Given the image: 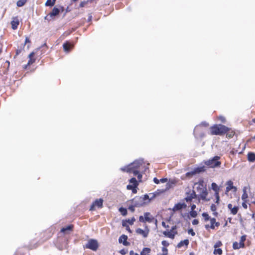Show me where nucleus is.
Wrapping results in <instances>:
<instances>
[{"instance_id": "4c0bfd02", "label": "nucleus", "mask_w": 255, "mask_h": 255, "mask_svg": "<svg viewBox=\"0 0 255 255\" xmlns=\"http://www.w3.org/2000/svg\"><path fill=\"white\" fill-rule=\"evenodd\" d=\"M190 216L193 218H195L197 216V213L194 210H191L190 212Z\"/></svg>"}, {"instance_id": "a878e982", "label": "nucleus", "mask_w": 255, "mask_h": 255, "mask_svg": "<svg viewBox=\"0 0 255 255\" xmlns=\"http://www.w3.org/2000/svg\"><path fill=\"white\" fill-rule=\"evenodd\" d=\"M129 183H130L131 185H132L135 187H137V186L138 185V183L137 180L134 177H133L130 179Z\"/></svg>"}, {"instance_id": "e433bc0d", "label": "nucleus", "mask_w": 255, "mask_h": 255, "mask_svg": "<svg viewBox=\"0 0 255 255\" xmlns=\"http://www.w3.org/2000/svg\"><path fill=\"white\" fill-rule=\"evenodd\" d=\"M248 194L247 193L246 190L244 189V193L243 194V195L242 196V199L243 200L245 201V200L248 198Z\"/></svg>"}, {"instance_id": "603ef678", "label": "nucleus", "mask_w": 255, "mask_h": 255, "mask_svg": "<svg viewBox=\"0 0 255 255\" xmlns=\"http://www.w3.org/2000/svg\"><path fill=\"white\" fill-rule=\"evenodd\" d=\"M120 253L123 255H126L127 253V250H125L124 249L123 250H122L120 251Z\"/></svg>"}, {"instance_id": "1a4fd4ad", "label": "nucleus", "mask_w": 255, "mask_h": 255, "mask_svg": "<svg viewBox=\"0 0 255 255\" xmlns=\"http://www.w3.org/2000/svg\"><path fill=\"white\" fill-rule=\"evenodd\" d=\"M137 234L141 235L143 238H146L149 234V230L147 226H145V230H143L140 228H138L135 231Z\"/></svg>"}, {"instance_id": "79ce46f5", "label": "nucleus", "mask_w": 255, "mask_h": 255, "mask_svg": "<svg viewBox=\"0 0 255 255\" xmlns=\"http://www.w3.org/2000/svg\"><path fill=\"white\" fill-rule=\"evenodd\" d=\"M123 226L124 227H126L127 230H128L129 233H131V230H130V229L129 227L128 226H127V225H126V223L125 222H123Z\"/></svg>"}, {"instance_id": "412c9836", "label": "nucleus", "mask_w": 255, "mask_h": 255, "mask_svg": "<svg viewBox=\"0 0 255 255\" xmlns=\"http://www.w3.org/2000/svg\"><path fill=\"white\" fill-rule=\"evenodd\" d=\"M19 20L17 18H14L11 22V27L13 29H16L19 25Z\"/></svg>"}, {"instance_id": "c756f323", "label": "nucleus", "mask_w": 255, "mask_h": 255, "mask_svg": "<svg viewBox=\"0 0 255 255\" xmlns=\"http://www.w3.org/2000/svg\"><path fill=\"white\" fill-rule=\"evenodd\" d=\"M73 228V226L69 225L67 226L66 228H63L61 229V232L63 233H65L67 231H71Z\"/></svg>"}, {"instance_id": "69168bd1", "label": "nucleus", "mask_w": 255, "mask_h": 255, "mask_svg": "<svg viewBox=\"0 0 255 255\" xmlns=\"http://www.w3.org/2000/svg\"><path fill=\"white\" fill-rule=\"evenodd\" d=\"M162 225L164 227H165V228H168V226H166V224H165V223L164 222H162Z\"/></svg>"}, {"instance_id": "0eeeda50", "label": "nucleus", "mask_w": 255, "mask_h": 255, "mask_svg": "<svg viewBox=\"0 0 255 255\" xmlns=\"http://www.w3.org/2000/svg\"><path fill=\"white\" fill-rule=\"evenodd\" d=\"M201 126H204V127H208L209 126V124L206 122H203L201 124ZM201 130V134L199 135L201 137H203L204 136L205 134L203 132L202 128H200V126H197L195 129H194V134L196 136H198V132Z\"/></svg>"}, {"instance_id": "de8ad7c7", "label": "nucleus", "mask_w": 255, "mask_h": 255, "mask_svg": "<svg viewBox=\"0 0 255 255\" xmlns=\"http://www.w3.org/2000/svg\"><path fill=\"white\" fill-rule=\"evenodd\" d=\"M136 175L137 176V179L139 181V182H141V179H142V174L141 173H138L137 174H136Z\"/></svg>"}, {"instance_id": "dca6fc26", "label": "nucleus", "mask_w": 255, "mask_h": 255, "mask_svg": "<svg viewBox=\"0 0 255 255\" xmlns=\"http://www.w3.org/2000/svg\"><path fill=\"white\" fill-rule=\"evenodd\" d=\"M163 234L165 236H167L171 239H174L175 235L177 234V232L173 231L172 230L166 231H164Z\"/></svg>"}, {"instance_id": "aec40b11", "label": "nucleus", "mask_w": 255, "mask_h": 255, "mask_svg": "<svg viewBox=\"0 0 255 255\" xmlns=\"http://www.w3.org/2000/svg\"><path fill=\"white\" fill-rule=\"evenodd\" d=\"M144 217L146 222L151 223L153 220V217L151 216L149 212H146L144 214Z\"/></svg>"}, {"instance_id": "774afa93", "label": "nucleus", "mask_w": 255, "mask_h": 255, "mask_svg": "<svg viewBox=\"0 0 255 255\" xmlns=\"http://www.w3.org/2000/svg\"><path fill=\"white\" fill-rule=\"evenodd\" d=\"M144 197H145V199L148 198V196L147 195H144Z\"/></svg>"}, {"instance_id": "39448f33", "label": "nucleus", "mask_w": 255, "mask_h": 255, "mask_svg": "<svg viewBox=\"0 0 255 255\" xmlns=\"http://www.w3.org/2000/svg\"><path fill=\"white\" fill-rule=\"evenodd\" d=\"M85 247L87 249L96 251L98 248L99 245L96 240L90 239L87 242Z\"/></svg>"}, {"instance_id": "8fccbe9b", "label": "nucleus", "mask_w": 255, "mask_h": 255, "mask_svg": "<svg viewBox=\"0 0 255 255\" xmlns=\"http://www.w3.org/2000/svg\"><path fill=\"white\" fill-rule=\"evenodd\" d=\"M162 245L164 247H167L169 245V243L166 241H163L162 242Z\"/></svg>"}, {"instance_id": "bb28decb", "label": "nucleus", "mask_w": 255, "mask_h": 255, "mask_svg": "<svg viewBox=\"0 0 255 255\" xmlns=\"http://www.w3.org/2000/svg\"><path fill=\"white\" fill-rule=\"evenodd\" d=\"M151 250L148 248H144L143 249L142 252L140 253V255H146V254H148L150 252Z\"/></svg>"}, {"instance_id": "2eb2a0df", "label": "nucleus", "mask_w": 255, "mask_h": 255, "mask_svg": "<svg viewBox=\"0 0 255 255\" xmlns=\"http://www.w3.org/2000/svg\"><path fill=\"white\" fill-rule=\"evenodd\" d=\"M34 55H35V53L34 52H32L31 53H30V54L28 56V58H29L28 62L27 65H25V66H24L25 69H26L28 66L30 65L31 64H32V63H33L35 62V59L34 58Z\"/></svg>"}, {"instance_id": "f704fd0d", "label": "nucleus", "mask_w": 255, "mask_h": 255, "mask_svg": "<svg viewBox=\"0 0 255 255\" xmlns=\"http://www.w3.org/2000/svg\"><path fill=\"white\" fill-rule=\"evenodd\" d=\"M222 250L221 249L215 248V250L214 251V255H222Z\"/></svg>"}, {"instance_id": "3c124183", "label": "nucleus", "mask_w": 255, "mask_h": 255, "mask_svg": "<svg viewBox=\"0 0 255 255\" xmlns=\"http://www.w3.org/2000/svg\"><path fill=\"white\" fill-rule=\"evenodd\" d=\"M134 187H135L134 186L131 184H129L127 186V188L128 190H132Z\"/></svg>"}, {"instance_id": "b1692460", "label": "nucleus", "mask_w": 255, "mask_h": 255, "mask_svg": "<svg viewBox=\"0 0 255 255\" xmlns=\"http://www.w3.org/2000/svg\"><path fill=\"white\" fill-rule=\"evenodd\" d=\"M189 244V241L188 240H184V241H181L177 245V247L178 248H180L182 247H183L184 245H185L187 246Z\"/></svg>"}, {"instance_id": "338daca9", "label": "nucleus", "mask_w": 255, "mask_h": 255, "mask_svg": "<svg viewBox=\"0 0 255 255\" xmlns=\"http://www.w3.org/2000/svg\"><path fill=\"white\" fill-rule=\"evenodd\" d=\"M176 229V226H174L172 227V229L170 230H172L173 231H175L174 230Z\"/></svg>"}, {"instance_id": "f8f14e48", "label": "nucleus", "mask_w": 255, "mask_h": 255, "mask_svg": "<svg viewBox=\"0 0 255 255\" xmlns=\"http://www.w3.org/2000/svg\"><path fill=\"white\" fill-rule=\"evenodd\" d=\"M205 171L204 167H200L195 168L193 171L191 172H187L186 173L187 176H193L195 175L197 173H199L201 172Z\"/></svg>"}, {"instance_id": "9b49d317", "label": "nucleus", "mask_w": 255, "mask_h": 255, "mask_svg": "<svg viewBox=\"0 0 255 255\" xmlns=\"http://www.w3.org/2000/svg\"><path fill=\"white\" fill-rule=\"evenodd\" d=\"M227 187L226 188L225 193L227 194L228 192L233 189L234 192H236L237 190V188L236 187L233 185V182L231 180H229L226 183Z\"/></svg>"}, {"instance_id": "37998d69", "label": "nucleus", "mask_w": 255, "mask_h": 255, "mask_svg": "<svg viewBox=\"0 0 255 255\" xmlns=\"http://www.w3.org/2000/svg\"><path fill=\"white\" fill-rule=\"evenodd\" d=\"M218 119H219L221 122H222V123H225V122H226V119H225V117H223V116H219V117H218Z\"/></svg>"}, {"instance_id": "e2e57ef3", "label": "nucleus", "mask_w": 255, "mask_h": 255, "mask_svg": "<svg viewBox=\"0 0 255 255\" xmlns=\"http://www.w3.org/2000/svg\"><path fill=\"white\" fill-rule=\"evenodd\" d=\"M136 188L137 187H134L131 190H132V192L133 193H136L137 192V190H136Z\"/></svg>"}, {"instance_id": "7ed1b4c3", "label": "nucleus", "mask_w": 255, "mask_h": 255, "mask_svg": "<svg viewBox=\"0 0 255 255\" xmlns=\"http://www.w3.org/2000/svg\"><path fill=\"white\" fill-rule=\"evenodd\" d=\"M229 128L222 125H215L210 128L212 135H223L226 133Z\"/></svg>"}, {"instance_id": "7c9ffc66", "label": "nucleus", "mask_w": 255, "mask_h": 255, "mask_svg": "<svg viewBox=\"0 0 255 255\" xmlns=\"http://www.w3.org/2000/svg\"><path fill=\"white\" fill-rule=\"evenodd\" d=\"M211 210L214 212L213 214L214 216H217L218 213L216 212L217 210V207L215 204H212L211 206Z\"/></svg>"}, {"instance_id": "ddd939ff", "label": "nucleus", "mask_w": 255, "mask_h": 255, "mask_svg": "<svg viewBox=\"0 0 255 255\" xmlns=\"http://www.w3.org/2000/svg\"><path fill=\"white\" fill-rule=\"evenodd\" d=\"M103 200L102 199H97L91 205L90 210H94L95 207L102 208L103 207Z\"/></svg>"}, {"instance_id": "6e6d98bb", "label": "nucleus", "mask_w": 255, "mask_h": 255, "mask_svg": "<svg viewBox=\"0 0 255 255\" xmlns=\"http://www.w3.org/2000/svg\"><path fill=\"white\" fill-rule=\"evenodd\" d=\"M199 223V221L197 219H194L193 221H192V224L193 225H197Z\"/></svg>"}, {"instance_id": "423d86ee", "label": "nucleus", "mask_w": 255, "mask_h": 255, "mask_svg": "<svg viewBox=\"0 0 255 255\" xmlns=\"http://www.w3.org/2000/svg\"><path fill=\"white\" fill-rule=\"evenodd\" d=\"M197 195L194 190H190L189 192H186V197L185 200L187 203H191L193 199H196Z\"/></svg>"}, {"instance_id": "680f3d73", "label": "nucleus", "mask_w": 255, "mask_h": 255, "mask_svg": "<svg viewBox=\"0 0 255 255\" xmlns=\"http://www.w3.org/2000/svg\"><path fill=\"white\" fill-rule=\"evenodd\" d=\"M242 206L245 209H247L248 208L247 204L245 202L243 203Z\"/></svg>"}, {"instance_id": "a18cd8bd", "label": "nucleus", "mask_w": 255, "mask_h": 255, "mask_svg": "<svg viewBox=\"0 0 255 255\" xmlns=\"http://www.w3.org/2000/svg\"><path fill=\"white\" fill-rule=\"evenodd\" d=\"M222 245V243L220 241H219L216 243L214 245V248H217Z\"/></svg>"}, {"instance_id": "c9c22d12", "label": "nucleus", "mask_w": 255, "mask_h": 255, "mask_svg": "<svg viewBox=\"0 0 255 255\" xmlns=\"http://www.w3.org/2000/svg\"><path fill=\"white\" fill-rule=\"evenodd\" d=\"M202 216L204 217L205 221H208L210 220L211 218L209 217V215L207 213H203L202 214Z\"/></svg>"}, {"instance_id": "9d476101", "label": "nucleus", "mask_w": 255, "mask_h": 255, "mask_svg": "<svg viewBox=\"0 0 255 255\" xmlns=\"http://www.w3.org/2000/svg\"><path fill=\"white\" fill-rule=\"evenodd\" d=\"M210 225H206L205 228L208 230L209 228L212 229H215V227H219L220 226V223L216 221L215 218H211L210 219Z\"/></svg>"}, {"instance_id": "5701e85b", "label": "nucleus", "mask_w": 255, "mask_h": 255, "mask_svg": "<svg viewBox=\"0 0 255 255\" xmlns=\"http://www.w3.org/2000/svg\"><path fill=\"white\" fill-rule=\"evenodd\" d=\"M211 188L215 193H219L220 188L215 183H212L211 184Z\"/></svg>"}, {"instance_id": "09e8293b", "label": "nucleus", "mask_w": 255, "mask_h": 255, "mask_svg": "<svg viewBox=\"0 0 255 255\" xmlns=\"http://www.w3.org/2000/svg\"><path fill=\"white\" fill-rule=\"evenodd\" d=\"M139 221L140 222H142V223H144L145 222V219H144V216H140L139 218Z\"/></svg>"}, {"instance_id": "5fc2aeb1", "label": "nucleus", "mask_w": 255, "mask_h": 255, "mask_svg": "<svg viewBox=\"0 0 255 255\" xmlns=\"http://www.w3.org/2000/svg\"><path fill=\"white\" fill-rule=\"evenodd\" d=\"M160 182H161V183H165L167 181H168V179L167 178H162L160 180Z\"/></svg>"}, {"instance_id": "473e14b6", "label": "nucleus", "mask_w": 255, "mask_h": 255, "mask_svg": "<svg viewBox=\"0 0 255 255\" xmlns=\"http://www.w3.org/2000/svg\"><path fill=\"white\" fill-rule=\"evenodd\" d=\"M26 2V0H19L17 2V5L19 7L22 6Z\"/></svg>"}, {"instance_id": "4d7b16f0", "label": "nucleus", "mask_w": 255, "mask_h": 255, "mask_svg": "<svg viewBox=\"0 0 255 255\" xmlns=\"http://www.w3.org/2000/svg\"><path fill=\"white\" fill-rule=\"evenodd\" d=\"M153 181L156 184H159L160 182V181L156 178H154Z\"/></svg>"}, {"instance_id": "393cba45", "label": "nucleus", "mask_w": 255, "mask_h": 255, "mask_svg": "<svg viewBox=\"0 0 255 255\" xmlns=\"http://www.w3.org/2000/svg\"><path fill=\"white\" fill-rule=\"evenodd\" d=\"M176 183V182L174 180H171L168 182L166 185V189H169V188L172 187L173 185H174Z\"/></svg>"}, {"instance_id": "6e6552de", "label": "nucleus", "mask_w": 255, "mask_h": 255, "mask_svg": "<svg viewBox=\"0 0 255 255\" xmlns=\"http://www.w3.org/2000/svg\"><path fill=\"white\" fill-rule=\"evenodd\" d=\"M59 9L57 7H54L51 12L45 17V19L48 21L53 18V17L58 15L59 13Z\"/></svg>"}, {"instance_id": "13d9d810", "label": "nucleus", "mask_w": 255, "mask_h": 255, "mask_svg": "<svg viewBox=\"0 0 255 255\" xmlns=\"http://www.w3.org/2000/svg\"><path fill=\"white\" fill-rule=\"evenodd\" d=\"M86 3H87V2H86V1H82L80 4V6L84 7L85 6V5L86 4Z\"/></svg>"}, {"instance_id": "ea45409f", "label": "nucleus", "mask_w": 255, "mask_h": 255, "mask_svg": "<svg viewBox=\"0 0 255 255\" xmlns=\"http://www.w3.org/2000/svg\"><path fill=\"white\" fill-rule=\"evenodd\" d=\"M135 221V218L134 217H132L130 219H128L127 220H126V222H128L130 225H132V224H133Z\"/></svg>"}, {"instance_id": "f3484780", "label": "nucleus", "mask_w": 255, "mask_h": 255, "mask_svg": "<svg viewBox=\"0 0 255 255\" xmlns=\"http://www.w3.org/2000/svg\"><path fill=\"white\" fill-rule=\"evenodd\" d=\"M128 237L126 235H122L119 239L120 243H123L124 246H128L129 243L127 242Z\"/></svg>"}, {"instance_id": "4468645a", "label": "nucleus", "mask_w": 255, "mask_h": 255, "mask_svg": "<svg viewBox=\"0 0 255 255\" xmlns=\"http://www.w3.org/2000/svg\"><path fill=\"white\" fill-rule=\"evenodd\" d=\"M187 207V205L184 203H178L176 204L173 207L172 210L174 212H176L177 211H179L182 210V209H185Z\"/></svg>"}, {"instance_id": "20e7f679", "label": "nucleus", "mask_w": 255, "mask_h": 255, "mask_svg": "<svg viewBox=\"0 0 255 255\" xmlns=\"http://www.w3.org/2000/svg\"><path fill=\"white\" fill-rule=\"evenodd\" d=\"M220 158V156H215L209 160L204 161V163L205 165L210 168L219 167L221 164V162L219 161Z\"/></svg>"}, {"instance_id": "a19ab883", "label": "nucleus", "mask_w": 255, "mask_h": 255, "mask_svg": "<svg viewBox=\"0 0 255 255\" xmlns=\"http://www.w3.org/2000/svg\"><path fill=\"white\" fill-rule=\"evenodd\" d=\"M215 196L216 197V203L218 204L219 203V201H220L219 193H215Z\"/></svg>"}, {"instance_id": "c03bdc74", "label": "nucleus", "mask_w": 255, "mask_h": 255, "mask_svg": "<svg viewBox=\"0 0 255 255\" xmlns=\"http://www.w3.org/2000/svg\"><path fill=\"white\" fill-rule=\"evenodd\" d=\"M188 233L189 234L191 235L192 236H194L195 235V233L194 232L193 229H189L188 231Z\"/></svg>"}, {"instance_id": "72a5a7b5", "label": "nucleus", "mask_w": 255, "mask_h": 255, "mask_svg": "<svg viewBox=\"0 0 255 255\" xmlns=\"http://www.w3.org/2000/svg\"><path fill=\"white\" fill-rule=\"evenodd\" d=\"M119 211L121 213V214L123 216H126L127 214V209L125 208H124L123 207H121L119 209Z\"/></svg>"}, {"instance_id": "49530a36", "label": "nucleus", "mask_w": 255, "mask_h": 255, "mask_svg": "<svg viewBox=\"0 0 255 255\" xmlns=\"http://www.w3.org/2000/svg\"><path fill=\"white\" fill-rule=\"evenodd\" d=\"M135 205H131V206H129L128 207V209L131 211L132 212H133L134 211V210H135Z\"/></svg>"}, {"instance_id": "bf43d9fd", "label": "nucleus", "mask_w": 255, "mask_h": 255, "mask_svg": "<svg viewBox=\"0 0 255 255\" xmlns=\"http://www.w3.org/2000/svg\"><path fill=\"white\" fill-rule=\"evenodd\" d=\"M129 254L130 255H139L137 253H134L133 251H131Z\"/></svg>"}, {"instance_id": "6ab92c4d", "label": "nucleus", "mask_w": 255, "mask_h": 255, "mask_svg": "<svg viewBox=\"0 0 255 255\" xmlns=\"http://www.w3.org/2000/svg\"><path fill=\"white\" fill-rule=\"evenodd\" d=\"M63 48L65 51L68 52L71 48H72L73 45L68 42L64 43L63 45Z\"/></svg>"}, {"instance_id": "cd10ccee", "label": "nucleus", "mask_w": 255, "mask_h": 255, "mask_svg": "<svg viewBox=\"0 0 255 255\" xmlns=\"http://www.w3.org/2000/svg\"><path fill=\"white\" fill-rule=\"evenodd\" d=\"M233 247L235 250L239 249L241 248H244L242 246L240 245L239 243L238 242H234L233 245Z\"/></svg>"}, {"instance_id": "a211bd4d", "label": "nucleus", "mask_w": 255, "mask_h": 255, "mask_svg": "<svg viewBox=\"0 0 255 255\" xmlns=\"http://www.w3.org/2000/svg\"><path fill=\"white\" fill-rule=\"evenodd\" d=\"M228 208L230 210L231 213L234 215L237 214L239 210L238 207L235 206L233 207V205L231 204H229L228 205Z\"/></svg>"}, {"instance_id": "4be33fe9", "label": "nucleus", "mask_w": 255, "mask_h": 255, "mask_svg": "<svg viewBox=\"0 0 255 255\" xmlns=\"http://www.w3.org/2000/svg\"><path fill=\"white\" fill-rule=\"evenodd\" d=\"M248 160L251 162H254L255 161V153L253 152H249L248 154Z\"/></svg>"}, {"instance_id": "052dcab7", "label": "nucleus", "mask_w": 255, "mask_h": 255, "mask_svg": "<svg viewBox=\"0 0 255 255\" xmlns=\"http://www.w3.org/2000/svg\"><path fill=\"white\" fill-rule=\"evenodd\" d=\"M196 205L195 204H192L191 205V210H194L196 208Z\"/></svg>"}, {"instance_id": "0e129e2a", "label": "nucleus", "mask_w": 255, "mask_h": 255, "mask_svg": "<svg viewBox=\"0 0 255 255\" xmlns=\"http://www.w3.org/2000/svg\"><path fill=\"white\" fill-rule=\"evenodd\" d=\"M30 41L29 40V39L27 37L25 39V44H26V43H30Z\"/></svg>"}, {"instance_id": "c85d7f7f", "label": "nucleus", "mask_w": 255, "mask_h": 255, "mask_svg": "<svg viewBox=\"0 0 255 255\" xmlns=\"http://www.w3.org/2000/svg\"><path fill=\"white\" fill-rule=\"evenodd\" d=\"M56 0H47L45 3V5L52 6L54 5Z\"/></svg>"}, {"instance_id": "f257e3e1", "label": "nucleus", "mask_w": 255, "mask_h": 255, "mask_svg": "<svg viewBox=\"0 0 255 255\" xmlns=\"http://www.w3.org/2000/svg\"><path fill=\"white\" fill-rule=\"evenodd\" d=\"M147 169H148V167L144 165L143 160H135L129 164V167L127 172L133 173L134 175H136L139 172H145Z\"/></svg>"}, {"instance_id": "58836bf2", "label": "nucleus", "mask_w": 255, "mask_h": 255, "mask_svg": "<svg viewBox=\"0 0 255 255\" xmlns=\"http://www.w3.org/2000/svg\"><path fill=\"white\" fill-rule=\"evenodd\" d=\"M162 251L163 252L162 254H158L157 255H167L168 250L166 248H165V247L162 248Z\"/></svg>"}, {"instance_id": "2f4dec72", "label": "nucleus", "mask_w": 255, "mask_h": 255, "mask_svg": "<svg viewBox=\"0 0 255 255\" xmlns=\"http://www.w3.org/2000/svg\"><path fill=\"white\" fill-rule=\"evenodd\" d=\"M246 235L242 236L240 239L239 243L243 247H244V242L246 241Z\"/></svg>"}, {"instance_id": "f03ea898", "label": "nucleus", "mask_w": 255, "mask_h": 255, "mask_svg": "<svg viewBox=\"0 0 255 255\" xmlns=\"http://www.w3.org/2000/svg\"><path fill=\"white\" fill-rule=\"evenodd\" d=\"M194 186L197 192L199 193L200 198L203 200H206L208 191L206 184L203 180H200L198 182L195 183Z\"/></svg>"}, {"instance_id": "864d4df0", "label": "nucleus", "mask_w": 255, "mask_h": 255, "mask_svg": "<svg viewBox=\"0 0 255 255\" xmlns=\"http://www.w3.org/2000/svg\"><path fill=\"white\" fill-rule=\"evenodd\" d=\"M129 167V165H128V166H126V167H123V168H121V170L123 171H126L127 172V170L128 169V168Z\"/></svg>"}]
</instances>
